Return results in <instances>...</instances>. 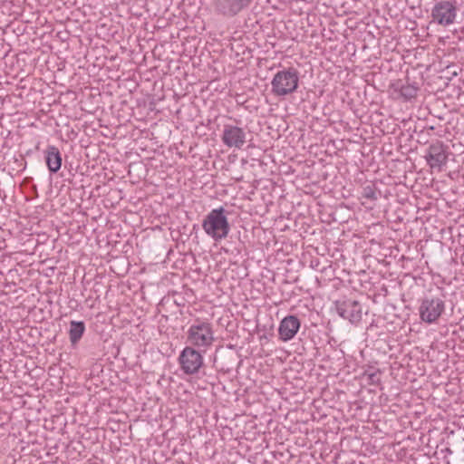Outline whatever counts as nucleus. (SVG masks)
Returning a JSON list of instances; mask_svg holds the SVG:
<instances>
[{
    "label": "nucleus",
    "instance_id": "1",
    "mask_svg": "<svg viewBox=\"0 0 464 464\" xmlns=\"http://www.w3.org/2000/svg\"><path fill=\"white\" fill-rule=\"evenodd\" d=\"M216 341L215 331L211 322L196 318L186 332V343L200 351L208 352Z\"/></svg>",
    "mask_w": 464,
    "mask_h": 464
},
{
    "label": "nucleus",
    "instance_id": "2",
    "mask_svg": "<svg viewBox=\"0 0 464 464\" xmlns=\"http://www.w3.org/2000/svg\"><path fill=\"white\" fill-rule=\"evenodd\" d=\"M202 228L215 242L227 238L230 232L227 210L223 207L210 210L202 220Z\"/></svg>",
    "mask_w": 464,
    "mask_h": 464
},
{
    "label": "nucleus",
    "instance_id": "3",
    "mask_svg": "<svg viewBox=\"0 0 464 464\" xmlns=\"http://www.w3.org/2000/svg\"><path fill=\"white\" fill-rule=\"evenodd\" d=\"M299 84V73L296 69L289 67L278 71L271 81V92L276 97H285L294 93Z\"/></svg>",
    "mask_w": 464,
    "mask_h": 464
},
{
    "label": "nucleus",
    "instance_id": "4",
    "mask_svg": "<svg viewBox=\"0 0 464 464\" xmlns=\"http://www.w3.org/2000/svg\"><path fill=\"white\" fill-rule=\"evenodd\" d=\"M445 310L446 302L441 295H425L418 307L420 321L427 324H437Z\"/></svg>",
    "mask_w": 464,
    "mask_h": 464
},
{
    "label": "nucleus",
    "instance_id": "5",
    "mask_svg": "<svg viewBox=\"0 0 464 464\" xmlns=\"http://www.w3.org/2000/svg\"><path fill=\"white\" fill-rule=\"evenodd\" d=\"M458 11L456 0L436 2L430 12L431 22L443 27L450 26L456 23Z\"/></svg>",
    "mask_w": 464,
    "mask_h": 464
},
{
    "label": "nucleus",
    "instance_id": "6",
    "mask_svg": "<svg viewBox=\"0 0 464 464\" xmlns=\"http://www.w3.org/2000/svg\"><path fill=\"white\" fill-rule=\"evenodd\" d=\"M205 353L206 352L196 349L193 346H185L178 357L180 370L188 375L198 373L204 365Z\"/></svg>",
    "mask_w": 464,
    "mask_h": 464
},
{
    "label": "nucleus",
    "instance_id": "7",
    "mask_svg": "<svg viewBox=\"0 0 464 464\" xmlns=\"http://www.w3.org/2000/svg\"><path fill=\"white\" fill-rule=\"evenodd\" d=\"M448 147L440 140L429 145L424 159L430 169L441 171L448 162Z\"/></svg>",
    "mask_w": 464,
    "mask_h": 464
},
{
    "label": "nucleus",
    "instance_id": "8",
    "mask_svg": "<svg viewBox=\"0 0 464 464\" xmlns=\"http://www.w3.org/2000/svg\"><path fill=\"white\" fill-rule=\"evenodd\" d=\"M334 309L339 316L352 324H358L362 320V305L353 299H343L334 302Z\"/></svg>",
    "mask_w": 464,
    "mask_h": 464
},
{
    "label": "nucleus",
    "instance_id": "9",
    "mask_svg": "<svg viewBox=\"0 0 464 464\" xmlns=\"http://www.w3.org/2000/svg\"><path fill=\"white\" fill-rule=\"evenodd\" d=\"M245 130L237 126L225 124L222 131V142L228 148L241 149L246 142Z\"/></svg>",
    "mask_w": 464,
    "mask_h": 464
},
{
    "label": "nucleus",
    "instance_id": "10",
    "mask_svg": "<svg viewBox=\"0 0 464 464\" xmlns=\"http://www.w3.org/2000/svg\"><path fill=\"white\" fill-rule=\"evenodd\" d=\"M253 0H215L216 11L223 15L234 16L246 8Z\"/></svg>",
    "mask_w": 464,
    "mask_h": 464
},
{
    "label": "nucleus",
    "instance_id": "11",
    "mask_svg": "<svg viewBox=\"0 0 464 464\" xmlns=\"http://www.w3.org/2000/svg\"><path fill=\"white\" fill-rule=\"evenodd\" d=\"M301 326L300 320L295 315H287L282 319L278 327L280 340L288 342L292 340Z\"/></svg>",
    "mask_w": 464,
    "mask_h": 464
},
{
    "label": "nucleus",
    "instance_id": "12",
    "mask_svg": "<svg viewBox=\"0 0 464 464\" xmlns=\"http://www.w3.org/2000/svg\"><path fill=\"white\" fill-rule=\"evenodd\" d=\"M393 93L396 98H401L403 101H411L417 96L419 88L412 83L402 82L398 81L392 84Z\"/></svg>",
    "mask_w": 464,
    "mask_h": 464
},
{
    "label": "nucleus",
    "instance_id": "13",
    "mask_svg": "<svg viewBox=\"0 0 464 464\" xmlns=\"http://www.w3.org/2000/svg\"><path fill=\"white\" fill-rule=\"evenodd\" d=\"M45 161L48 169L52 173H56L61 169L62 156L58 148L53 145L47 147L45 151Z\"/></svg>",
    "mask_w": 464,
    "mask_h": 464
},
{
    "label": "nucleus",
    "instance_id": "14",
    "mask_svg": "<svg viewBox=\"0 0 464 464\" xmlns=\"http://www.w3.org/2000/svg\"><path fill=\"white\" fill-rule=\"evenodd\" d=\"M85 332V324L82 321H71L69 338L72 345H76Z\"/></svg>",
    "mask_w": 464,
    "mask_h": 464
},
{
    "label": "nucleus",
    "instance_id": "15",
    "mask_svg": "<svg viewBox=\"0 0 464 464\" xmlns=\"http://www.w3.org/2000/svg\"><path fill=\"white\" fill-rule=\"evenodd\" d=\"M381 191L373 184H368L362 188V198L374 202L378 199Z\"/></svg>",
    "mask_w": 464,
    "mask_h": 464
}]
</instances>
